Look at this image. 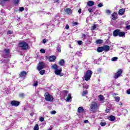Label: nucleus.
Listing matches in <instances>:
<instances>
[{
    "label": "nucleus",
    "instance_id": "nucleus-26",
    "mask_svg": "<svg viewBox=\"0 0 130 130\" xmlns=\"http://www.w3.org/2000/svg\"><path fill=\"white\" fill-rule=\"evenodd\" d=\"M99 98L100 101H103V100H104V96L101 94L99 96Z\"/></svg>",
    "mask_w": 130,
    "mask_h": 130
},
{
    "label": "nucleus",
    "instance_id": "nucleus-3",
    "mask_svg": "<svg viewBox=\"0 0 130 130\" xmlns=\"http://www.w3.org/2000/svg\"><path fill=\"white\" fill-rule=\"evenodd\" d=\"M19 46L23 49V50H26V49H28V48L29 47L28 43L24 41L19 43Z\"/></svg>",
    "mask_w": 130,
    "mask_h": 130
},
{
    "label": "nucleus",
    "instance_id": "nucleus-64",
    "mask_svg": "<svg viewBox=\"0 0 130 130\" xmlns=\"http://www.w3.org/2000/svg\"><path fill=\"white\" fill-rule=\"evenodd\" d=\"M57 17H58V16H57Z\"/></svg>",
    "mask_w": 130,
    "mask_h": 130
},
{
    "label": "nucleus",
    "instance_id": "nucleus-60",
    "mask_svg": "<svg viewBox=\"0 0 130 130\" xmlns=\"http://www.w3.org/2000/svg\"><path fill=\"white\" fill-rule=\"evenodd\" d=\"M119 105H122V103H120L119 104Z\"/></svg>",
    "mask_w": 130,
    "mask_h": 130
},
{
    "label": "nucleus",
    "instance_id": "nucleus-21",
    "mask_svg": "<svg viewBox=\"0 0 130 130\" xmlns=\"http://www.w3.org/2000/svg\"><path fill=\"white\" fill-rule=\"evenodd\" d=\"M56 49L58 52H61V46L60 45H58L56 48Z\"/></svg>",
    "mask_w": 130,
    "mask_h": 130
},
{
    "label": "nucleus",
    "instance_id": "nucleus-30",
    "mask_svg": "<svg viewBox=\"0 0 130 130\" xmlns=\"http://www.w3.org/2000/svg\"><path fill=\"white\" fill-rule=\"evenodd\" d=\"M34 130H39V127L38 126V124H36L34 128Z\"/></svg>",
    "mask_w": 130,
    "mask_h": 130
},
{
    "label": "nucleus",
    "instance_id": "nucleus-56",
    "mask_svg": "<svg viewBox=\"0 0 130 130\" xmlns=\"http://www.w3.org/2000/svg\"><path fill=\"white\" fill-rule=\"evenodd\" d=\"M106 112H107V113H108V112H109V109H107L106 110Z\"/></svg>",
    "mask_w": 130,
    "mask_h": 130
},
{
    "label": "nucleus",
    "instance_id": "nucleus-33",
    "mask_svg": "<svg viewBox=\"0 0 130 130\" xmlns=\"http://www.w3.org/2000/svg\"><path fill=\"white\" fill-rule=\"evenodd\" d=\"M88 94L87 91H83L82 92V96H86Z\"/></svg>",
    "mask_w": 130,
    "mask_h": 130
},
{
    "label": "nucleus",
    "instance_id": "nucleus-40",
    "mask_svg": "<svg viewBox=\"0 0 130 130\" xmlns=\"http://www.w3.org/2000/svg\"><path fill=\"white\" fill-rule=\"evenodd\" d=\"M24 10H25V8H24V7H20L19 8V11L20 12H23V11H24Z\"/></svg>",
    "mask_w": 130,
    "mask_h": 130
},
{
    "label": "nucleus",
    "instance_id": "nucleus-35",
    "mask_svg": "<svg viewBox=\"0 0 130 130\" xmlns=\"http://www.w3.org/2000/svg\"><path fill=\"white\" fill-rule=\"evenodd\" d=\"M45 73V70H42L40 71V75H44Z\"/></svg>",
    "mask_w": 130,
    "mask_h": 130
},
{
    "label": "nucleus",
    "instance_id": "nucleus-49",
    "mask_svg": "<svg viewBox=\"0 0 130 130\" xmlns=\"http://www.w3.org/2000/svg\"><path fill=\"white\" fill-rule=\"evenodd\" d=\"M70 28V26H69V25H66V27H65V29H67V30L69 29V28Z\"/></svg>",
    "mask_w": 130,
    "mask_h": 130
},
{
    "label": "nucleus",
    "instance_id": "nucleus-2",
    "mask_svg": "<svg viewBox=\"0 0 130 130\" xmlns=\"http://www.w3.org/2000/svg\"><path fill=\"white\" fill-rule=\"evenodd\" d=\"M92 74L93 72H92V71L87 70L84 75L83 80L85 81H89V80L91 79V77Z\"/></svg>",
    "mask_w": 130,
    "mask_h": 130
},
{
    "label": "nucleus",
    "instance_id": "nucleus-7",
    "mask_svg": "<svg viewBox=\"0 0 130 130\" xmlns=\"http://www.w3.org/2000/svg\"><path fill=\"white\" fill-rule=\"evenodd\" d=\"M10 104H11L12 106H15V107H17L19 106V105L20 104V102L17 101H12L11 102Z\"/></svg>",
    "mask_w": 130,
    "mask_h": 130
},
{
    "label": "nucleus",
    "instance_id": "nucleus-62",
    "mask_svg": "<svg viewBox=\"0 0 130 130\" xmlns=\"http://www.w3.org/2000/svg\"><path fill=\"white\" fill-rule=\"evenodd\" d=\"M58 2V0H56V2Z\"/></svg>",
    "mask_w": 130,
    "mask_h": 130
},
{
    "label": "nucleus",
    "instance_id": "nucleus-59",
    "mask_svg": "<svg viewBox=\"0 0 130 130\" xmlns=\"http://www.w3.org/2000/svg\"><path fill=\"white\" fill-rule=\"evenodd\" d=\"M10 0H3V2H9Z\"/></svg>",
    "mask_w": 130,
    "mask_h": 130
},
{
    "label": "nucleus",
    "instance_id": "nucleus-43",
    "mask_svg": "<svg viewBox=\"0 0 130 130\" xmlns=\"http://www.w3.org/2000/svg\"><path fill=\"white\" fill-rule=\"evenodd\" d=\"M38 85V82H36L34 84V87H37Z\"/></svg>",
    "mask_w": 130,
    "mask_h": 130
},
{
    "label": "nucleus",
    "instance_id": "nucleus-63",
    "mask_svg": "<svg viewBox=\"0 0 130 130\" xmlns=\"http://www.w3.org/2000/svg\"><path fill=\"white\" fill-rule=\"evenodd\" d=\"M48 130H51V128L49 129Z\"/></svg>",
    "mask_w": 130,
    "mask_h": 130
},
{
    "label": "nucleus",
    "instance_id": "nucleus-9",
    "mask_svg": "<svg viewBox=\"0 0 130 130\" xmlns=\"http://www.w3.org/2000/svg\"><path fill=\"white\" fill-rule=\"evenodd\" d=\"M27 76V73L25 71H22L19 74V78H23V79H25Z\"/></svg>",
    "mask_w": 130,
    "mask_h": 130
},
{
    "label": "nucleus",
    "instance_id": "nucleus-32",
    "mask_svg": "<svg viewBox=\"0 0 130 130\" xmlns=\"http://www.w3.org/2000/svg\"><path fill=\"white\" fill-rule=\"evenodd\" d=\"M13 1L14 2V4L16 5V6H17L20 2V0H13Z\"/></svg>",
    "mask_w": 130,
    "mask_h": 130
},
{
    "label": "nucleus",
    "instance_id": "nucleus-58",
    "mask_svg": "<svg viewBox=\"0 0 130 130\" xmlns=\"http://www.w3.org/2000/svg\"><path fill=\"white\" fill-rule=\"evenodd\" d=\"M34 115V113H30V116H33Z\"/></svg>",
    "mask_w": 130,
    "mask_h": 130
},
{
    "label": "nucleus",
    "instance_id": "nucleus-15",
    "mask_svg": "<svg viewBox=\"0 0 130 130\" xmlns=\"http://www.w3.org/2000/svg\"><path fill=\"white\" fill-rule=\"evenodd\" d=\"M119 34V29H115L113 31V36H114L115 37H116V36H118Z\"/></svg>",
    "mask_w": 130,
    "mask_h": 130
},
{
    "label": "nucleus",
    "instance_id": "nucleus-27",
    "mask_svg": "<svg viewBox=\"0 0 130 130\" xmlns=\"http://www.w3.org/2000/svg\"><path fill=\"white\" fill-rule=\"evenodd\" d=\"M59 64L60 66H63L64 64V60L63 59H61L59 62Z\"/></svg>",
    "mask_w": 130,
    "mask_h": 130
},
{
    "label": "nucleus",
    "instance_id": "nucleus-41",
    "mask_svg": "<svg viewBox=\"0 0 130 130\" xmlns=\"http://www.w3.org/2000/svg\"><path fill=\"white\" fill-rule=\"evenodd\" d=\"M101 126H105L106 125V123L105 122H101Z\"/></svg>",
    "mask_w": 130,
    "mask_h": 130
},
{
    "label": "nucleus",
    "instance_id": "nucleus-17",
    "mask_svg": "<svg viewBox=\"0 0 130 130\" xmlns=\"http://www.w3.org/2000/svg\"><path fill=\"white\" fill-rule=\"evenodd\" d=\"M118 36H119V37H124L125 36V32H124V31L120 32V30H119Z\"/></svg>",
    "mask_w": 130,
    "mask_h": 130
},
{
    "label": "nucleus",
    "instance_id": "nucleus-42",
    "mask_svg": "<svg viewBox=\"0 0 130 130\" xmlns=\"http://www.w3.org/2000/svg\"><path fill=\"white\" fill-rule=\"evenodd\" d=\"M7 34L10 35V34H13V31L9 30L7 32Z\"/></svg>",
    "mask_w": 130,
    "mask_h": 130
},
{
    "label": "nucleus",
    "instance_id": "nucleus-4",
    "mask_svg": "<svg viewBox=\"0 0 130 130\" xmlns=\"http://www.w3.org/2000/svg\"><path fill=\"white\" fill-rule=\"evenodd\" d=\"M45 97L46 101H49L50 102H52V101H53V97L49 94L48 92H46L45 93Z\"/></svg>",
    "mask_w": 130,
    "mask_h": 130
},
{
    "label": "nucleus",
    "instance_id": "nucleus-10",
    "mask_svg": "<svg viewBox=\"0 0 130 130\" xmlns=\"http://www.w3.org/2000/svg\"><path fill=\"white\" fill-rule=\"evenodd\" d=\"M4 56H5L6 57H10V50L5 49L4 50Z\"/></svg>",
    "mask_w": 130,
    "mask_h": 130
},
{
    "label": "nucleus",
    "instance_id": "nucleus-46",
    "mask_svg": "<svg viewBox=\"0 0 130 130\" xmlns=\"http://www.w3.org/2000/svg\"><path fill=\"white\" fill-rule=\"evenodd\" d=\"M76 54H77V55H82V53L81 52H77Z\"/></svg>",
    "mask_w": 130,
    "mask_h": 130
},
{
    "label": "nucleus",
    "instance_id": "nucleus-5",
    "mask_svg": "<svg viewBox=\"0 0 130 130\" xmlns=\"http://www.w3.org/2000/svg\"><path fill=\"white\" fill-rule=\"evenodd\" d=\"M90 108L91 109V111H93V112H94L96 110V109H98V104H96V102L92 103L90 106Z\"/></svg>",
    "mask_w": 130,
    "mask_h": 130
},
{
    "label": "nucleus",
    "instance_id": "nucleus-19",
    "mask_svg": "<svg viewBox=\"0 0 130 130\" xmlns=\"http://www.w3.org/2000/svg\"><path fill=\"white\" fill-rule=\"evenodd\" d=\"M98 27H99L98 24H93L91 26V30L93 31V30H95Z\"/></svg>",
    "mask_w": 130,
    "mask_h": 130
},
{
    "label": "nucleus",
    "instance_id": "nucleus-16",
    "mask_svg": "<svg viewBox=\"0 0 130 130\" xmlns=\"http://www.w3.org/2000/svg\"><path fill=\"white\" fill-rule=\"evenodd\" d=\"M55 58H56L55 56H51L49 58V61H50L51 62L52 61H55Z\"/></svg>",
    "mask_w": 130,
    "mask_h": 130
},
{
    "label": "nucleus",
    "instance_id": "nucleus-23",
    "mask_svg": "<svg viewBox=\"0 0 130 130\" xmlns=\"http://www.w3.org/2000/svg\"><path fill=\"white\" fill-rule=\"evenodd\" d=\"M109 119L111 121H114V120H115V117H114V116L111 115L110 116Z\"/></svg>",
    "mask_w": 130,
    "mask_h": 130
},
{
    "label": "nucleus",
    "instance_id": "nucleus-55",
    "mask_svg": "<svg viewBox=\"0 0 130 130\" xmlns=\"http://www.w3.org/2000/svg\"><path fill=\"white\" fill-rule=\"evenodd\" d=\"M82 37H83V38H86V35L83 34V35H82Z\"/></svg>",
    "mask_w": 130,
    "mask_h": 130
},
{
    "label": "nucleus",
    "instance_id": "nucleus-54",
    "mask_svg": "<svg viewBox=\"0 0 130 130\" xmlns=\"http://www.w3.org/2000/svg\"><path fill=\"white\" fill-rule=\"evenodd\" d=\"M82 12V10L81 9H79V10H78V13H79V14H81V12Z\"/></svg>",
    "mask_w": 130,
    "mask_h": 130
},
{
    "label": "nucleus",
    "instance_id": "nucleus-34",
    "mask_svg": "<svg viewBox=\"0 0 130 130\" xmlns=\"http://www.w3.org/2000/svg\"><path fill=\"white\" fill-rule=\"evenodd\" d=\"M78 22L74 21L72 22V26H77L78 25Z\"/></svg>",
    "mask_w": 130,
    "mask_h": 130
},
{
    "label": "nucleus",
    "instance_id": "nucleus-50",
    "mask_svg": "<svg viewBox=\"0 0 130 130\" xmlns=\"http://www.w3.org/2000/svg\"><path fill=\"white\" fill-rule=\"evenodd\" d=\"M126 93H127V94H128V95L130 94V88H129V89L127 90Z\"/></svg>",
    "mask_w": 130,
    "mask_h": 130
},
{
    "label": "nucleus",
    "instance_id": "nucleus-24",
    "mask_svg": "<svg viewBox=\"0 0 130 130\" xmlns=\"http://www.w3.org/2000/svg\"><path fill=\"white\" fill-rule=\"evenodd\" d=\"M66 12L68 14V15H70V14H72V10L70 8H67L66 10Z\"/></svg>",
    "mask_w": 130,
    "mask_h": 130
},
{
    "label": "nucleus",
    "instance_id": "nucleus-37",
    "mask_svg": "<svg viewBox=\"0 0 130 130\" xmlns=\"http://www.w3.org/2000/svg\"><path fill=\"white\" fill-rule=\"evenodd\" d=\"M63 92H64V98H66V96L68 95V90H64Z\"/></svg>",
    "mask_w": 130,
    "mask_h": 130
},
{
    "label": "nucleus",
    "instance_id": "nucleus-45",
    "mask_svg": "<svg viewBox=\"0 0 130 130\" xmlns=\"http://www.w3.org/2000/svg\"><path fill=\"white\" fill-rule=\"evenodd\" d=\"M88 11L89 12V13H93V9L92 8L88 9Z\"/></svg>",
    "mask_w": 130,
    "mask_h": 130
},
{
    "label": "nucleus",
    "instance_id": "nucleus-52",
    "mask_svg": "<svg viewBox=\"0 0 130 130\" xmlns=\"http://www.w3.org/2000/svg\"><path fill=\"white\" fill-rule=\"evenodd\" d=\"M126 28L127 29V30H129L130 29V25H127L126 26Z\"/></svg>",
    "mask_w": 130,
    "mask_h": 130
},
{
    "label": "nucleus",
    "instance_id": "nucleus-20",
    "mask_svg": "<svg viewBox=\"0 0 130 130\" xmlns=\"http://www.w3.org/2000/svg\"><path fill=\"white\" fill-rule=\"evenodd\" d=\"M103 50L104 51L105 50L106 51H108L110 49L109 46L107 45L103 47Z\"/></svg>",
    "mask_w": 130,
    "mask_h": 130
},
{
    "label": "nucleus",
    "instance_id": "nucleus-14",
    "mask_svg": "<svg viewBox=\"0 0 130 130\" xmlns=\"http://www.w3.org/2000/svg\"><path fill=\"white\" fill-rule=\"evenodd\" d=\"M117 13L116 12H114L112 14V20H116V19H117Z\"/></svg>",
    "mask_w": 130,
    "mask_h": 130
},
{
    "label": "nucleus",
    "instance_id": "nucleus-22",
    "mask_svg": "<svg viewBox=\"0 0 130 130\" xmlns=\"http://www.w3.org/2000/svg\"><path fill=\"white\" fill-rule=\"evenodd\" d=\"M98 52H102V51H104L103 50V47H99L96 49Z\"/></svg>",
    "mask_w": 130,
    "mask_h": 130
},
{
    "label": "nucleus",
    "instance_id": "nucleus-1",
    "mask_svg": "<svg viewBox=\"0 0 130 130\" xmlns=\"http://www.w3.org/2000/svg\"><path fill=\"white\" fill-rule=\"evenodd\" d=\"M52 69L55 70L54 73L55 75H57V76H60V77L62 76V75H61V72H62L61 68H60L58 69V66L55 64L52 66Z\"/></svg>",
    "mask_w": 130,
    "mask_h": 130
},
{
    "label": "nucleus",
    "instance_id": "nucleus-18",
    "mask_svg": "<svg viewBox=\"0 0 130 130\" xmlns=\"http://www.w3.org/2000/svg\"><path fill=\"white\" fill-rule=\"evenodd\" d=\"M71 100H72V94L71 93H70L68 95L66 101H67V102H70L71 101Z\"/></svg>",
    "mask_w": 130,
    "mask_h": 130
},
{
    "label": "nucleus",
    "instance_id": "nucleus-53",
    "mask_svg": "<svg viewBox=\"0 0 130 130\" xmlns=\"http://www.w3.org/2000/svg\"><path fill=\"white\" fill-rule=\"evenodd\" d=\"M47 42L46 39H43V43L45 44V43Z\"/></svg>",
    "mask_w": 130,
    "mask_h": 130
},
{
    "label": "nucleus",
    "instance_id": "nucleus-44",
    "mask_svg": "<svg viewBox=\"0 0 130 130\" xmlns=\"http://www.w3.org/2000/svg\"><path fill=\"white\" fill-rule=\"evenodd\" d=\"M98 7H99V8H102V7H103V4L102 3H100L98 5Z\"/></svg>",
    "mask_w": 130,
    "mask_h": 130
},
{
    "label": "nucleus",
    "instance_id": "nucleus-11",
    "mask_svg": "<svg viewBox=\"0 0 130 130\" xmlns=\"http://www.w3.org/2000/svg\"><path fill=\"white\" fill-rule=\"evenodd\" d=\"M125 12V9L122 8L119 10L118 14L120 15V16H122V15H124Z\"/></svg>",
    "mask_w": 130,
    "mask_h": 130
},
{
    "label": "nucleus",
    "instance_id": "nucleus-48",
    "mask_svg": "<svg viewBox=\"0 0 130 130\" xmlns=\"http://www.w3.org/2000/svg\"><path fill=\"white\" fill-rule=\"evenodd\" d=\"M55 113H56V111H52L51 112V114H55Z\"/></svg>",
    "mask_w": 130,
    "mask_h": 130
},
{
    "label": "nucleus",
    "instance_id": "nucleus-28",
    "mask_svg": "<svg viewBox=\"0 0 130 130\" xmlns=\"http://www.w3.org/2000/svg\"><path fill=\"white\" fill-rule=\"evenodd\" d=\"M102 42H103L102 40H98L96 41V44H101V43H102Z\"/></svg>",
    "mask_w": 130,
    "mask_h": 130
},
{
    "label": "nucleus",
    "instance_id": "nucleus-12",
    "mask_svg": "<svg viewBox=\"0 0 130 130\" xmlns=\"http://www.w3.org/2000/svg\"><path fill=\"white\" fill-rule=\"evenodd\" d=\"M77 115L79 116V113H83L84 112V109L83 108V107H79L77 110Z\"/></svg>",
    "mask_w": 130,
    "mask_h": 130
},
{
    "label": "nucleus",
    "instance_id": "nucleus-51",
    "mask_svg": "<svg viewBox=\"0 0 130 130\" xmlns=\"http://www.w3.org/2000/svg\"><path fill=\"white\" fill-rule=\"evenodd\" d=\"M40 121H44V118H43V117H41L40 118Z\"/></svg>",
    "mask_w": 130,
    "mask_h": 130
},
{
    "label": "nucleus",
    "instance_id": "nucleus-13",
    "mask_svg": "<svg viewBox=\"0 0 130 130\" xmlns=\"http://www.w3.org/2000/svg\"><path fill=\"white\" fill-rule=\"evenodd\" d=\"M87 5L88 7H93L95 5V3L92 1H89L87 3Z\"/></svg>",
    "mask_w": 130,
    "mask_h": 130
},
{
    "label": "nucleus",
    "instance_id": "nucleus-47",
    "mask_svg": "<svg viewBox=\"0 0 130 130\" xmlns=\"http://www.w3.org/2000/svg\"><path fill=\"white\" fill-rule=\"evenodd\" d=\"M78 43L79 45H81L82 43H83V42H82V41H78Z\"/></svg>",
    "mask_w": 130,
    "mask_h": 130
},
{
    "label": "nucleus",
    "instance_id": "nucleus-61",
    "mask_svg": "<svg viewBox=\"0 0 130 130\" xmlns=\"http://www.w3.org/2000/svg\"><path fill=\"white\" fill-rule=\"evenodd\" d=\"M113 96H115V95H116V94L113 93Z\"/></svg>",
    "mask_w": 130,
    "mask_h": 130
},
{
    "label": "nucleus",
    "instance_id": "nucleus-31",
    "mask_svg": "<svg viewBox=\"0 0 130 130\" xmlns=\"http://www.w3.org/2000/svg\"><path fill=\"white\" fill-rule=\"evenodd\" d=\"M83 87L85 88V89H88V88H89V85L86 83H84Z\"/></svg>",
    "mask_w": 130,
    "mask_h": 130
},
{
    "label": "nucleus",
    "instance_id": "nucleus-36",
    "mask_svg": "<svg viewBox=\"0 0 130 130\" xmlns=\"http://www.w3.org/2000/svg\"><path fill=\"white\" fill-rule=\"evenodd\" d=\"M25 96V94H24L23 93H21L19 94V97L20 98H23V97H24Z\"/></svg>",
    "mask_w": 130,
    "mask_h": 130
},
{
    "label": "nucleus",
    "instance_id": "nucleus-25",
    "mask_svg": "<svg viewBox=\"0 0 130 130\" xmlns=\"http://www.w3.org/2000/svg\"><path fill=\"white\" fill-rule=\"evenodd\" d=\"M114 98L115 101H116L117 102H119L120 100V98H119V96H114Z\"/></svg>",
    "mask_w": 130,
    "mask_h": 130
},
{
    "label": "nucleus",
    "instance_id": "nucleus-57",
    "mask_svg": "<svg viewBox=\"0 0 130 130\" xmlns=\"http://www.w3.org/2000/svg\"><path fill=\"white\" fill-rule=\"evenodd\" d=\"M84 123H88V120H84Z\"/></svg>",
    "mask_w": 130,
    "mask_h": 130
},
{
    "label": "nucleus",
    "instance_id": "nucleus-29",
    "mask_svg": "<svg viewBox=\"0 0 130 130\" xmlns=\"http://www.w3.org/2000/svg\"><path fill=\"white\" fill-rule=\"evenodd\" d=\"M118 58H117V57H114L111 59V60L112 61H116V60H117Z\"/></svg>",
    "mask_w": 130,
    "mask_h": 130
},
{
    "label": "nucleus",
    "instance_id": "nucleus-39",
    "mask_svg": "<svg viewBox=\"0 0 130 130\" xmlns=\"http://www.w3.org/2000/svg\"><path fill=\"white\" fill-rule=\"evenodd\" d=\"M40 52L41 53H45V50H44L43 49H40Z\"/></svg>",
    "mask_w": 130,
    "mask_h": 130
},
{
    "label": "nucleus",
    "instance_id": "nucleus-38",
    "mask_svg": "<svg viewBox=\"0 0 130 130\" xmlns=\"http://www.w3.org/2000/svg\"><path fill=\"white\" fill-rule=\"evenodd\" d=\"M106 13L107 15H110V13H111V12L109 10H107Z\"/></svg>",
    "mask_w": 130,
    "mask_h": 130
},
{
    "label": "nucleus",
    "instance_id": "nucleus-8",
    "mask_svg": "<svg viewBox=\"0 0 130 130\" xmlns=\"http://www.w3.org/2000/svg\"><path fill=\"white\" fill-rule=\"evenodd\" d=\"M43 69H44V62H40L38 66V71H41Z\"/></svg>",
    "mask_w": 130,
    "mask_h": 130
},
{
    "label": "nucleus",
    "instance_id": "nucleus-6",
    "mask_svg": "<svg viewBox=\"0 0 130 130\" xmlns=\"http://www.w3.org/2000/svg\"><path fill=\"white\" fill-rule=\"evenodd\" d=\"M121 74H122V70L121 69H119L116 73H115L114 78L115 79H117L119 77L121 76Z\"/></svg>",
    "mask_w": 130,
    "mask_h": 130
}]
</instances>
